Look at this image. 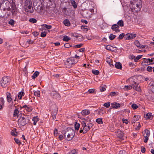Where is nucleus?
<instances>
[{
  "mask_svg": "<svg viewBox=\"0 0 154 154\" xmlns=\"http://www.w3.org/2000/svg\"><path fill=\"white\" fill-rule=\"evenodd\" d=\"M142 3L140 0H132L131 1L129 6L133 11L137 12L140 10Z\"/></svg>",
  "mask_w": 154,
  "mask_h": 154,
  "instance_id": "1",
  "label": "nucleus"
},
{
  "mask_svg": "<svg viewBox=\"0 0 154 154\" xmlns=\"http://www.w3.org/2000/svg\"><path fill=\"white\" fill-rule=\"evenodd\" d=\"M93 125L91 123L86 124L85 122H82V127L80 131V133H83V134L86 133L92 127Z\"/></svg>",
  "mask_w": 154,
  "mask_h": 154,
  "instance_id": "2",
  "label": "nucleus"
},
{
  "mask_svg": "<svg viewBox=\"0 0 154 154\" xmlns=\"http://www.w3.org/2000/svg\"><path fill=\"white\" fill-rule=\"evenodd\" d=\"M134 78L135 77L134 76H133L130 78L128 79L131 84L132 86V88L136 91H141V89L140 86L139 85V83H137L136 82L134 81Z\"/></svg>",
  "mask_w": 154,
  "mask_h": 154,
  "instance_id": "3",
  "label": "nucleus"
},
{
  "mask_svg": "<svg viewBox=\"0 0 154 154\" xmlns=\"http://www.w3.org/2000/svg\"><path fill=\"white\" fill-rule=\"evenodd\" d=\"M24 9L26 12L31 13H33L34 10L31 0H26L24 3Z\"/></svg>",
  "mask_w": 154,
  "mask_h": 154,
  "instance_id": "4",
  "label": "nucleus"
},
{
  "mask_svg": "<svg viewBox=\"0 0 154 154\" xmlns=\"http://www.w3.org/2000/svg\"><path fill=\"white\" fill-rule=\"evenodd\" d=\"M34 8L37 12L41 14H43L44 12V9L42 4L40 2L36 3L34 2L33 3Z\"/></svg>",
  "mask_w": 154,
  "mask_h": 154,
  "instance_id": "5",
  "label": "nucleus"
},
{
  "mask_svg": "<svg viewBox=\"0 0 154 154\" xmlns=\"http://www.w3.org/2000/svg\"><path fill=\"white\" fill-rule=\"evenodd\" d=\"M29 119L28 116L24 115H21L18 121V123L20 126H23L27 124L29 122Z\"/></svg>",
  "mask_w": 154,
  "mask_h": 154,
  "instance_id": "6",
  "label": "nucleus"
},
{
  "mask_svg": "<svg viewBox=\"0 0 154 154\" xmlns=\"http://www.w3.org/2000/svg\"><path fill=\"white\" fill-rule=\"evenodd\" d=\"M6 5H8V7L4 8V10L6 9L8 11H10L12 15L15 14H16L15 12L17 11V8L15 5L14 4H11L9 2H6Z\"/></svg>",
  "mask_w": 154,
  "mask_h": 154,
  "instance_id": "7",
  "label": "nucleus"
},
{
  "mask_svg": "<svg viewBox=\"0 0 154 154\" xmlns=\"http://www.w3.org/2000/svg\"><path fill=\"white\" fill-rule=\"evenodd\" d=\"M75 133L74 130L69 128L66 131L64 134V136L65 137L67 136V140H71L74 137Z\"/></svg>",
  "mask_w": 154,
  "mask_h": 154,
  "instance_id": "8",
  "label": "nucleus"
},
{
  "mask_svg": "<svg viewBox=\"0 0 154 154\" xmlns=\"http://www.w3.org/2000/svg\"><path fill=\"white\" fill-rule=\"evenodd\" d=\"M10 79L8 76L3 77L0 82L1 85L3 87H6L10 83Z\"/></svg>",
  "mask_w": 154,
  "mask_h": 154,
  "instance_id": "9",
  "label": "nucleus"
},
{
  "mask_svg": "<svg viewBox=\"0 0 154 154\" xmlns=\"http://www.w3.org/2000/svg\"><path fill=\"white\" fill-rule=\"evenodd\" d=\"M137 36L136 34L133 33H128L125 36V40H129L135 38Z\"/></svg>",
  "mask_w": 154,
  "mask_h": 154,
  "instance_id": "10",
  "label": "nucleus"
},
{
  "mask_svg": "<svg viewBox=\"0 0 154 154\" xmlns=\"http://www.w3.org/2000/svg\"><path fill=\"white\" fill-rule=\"evenodd\" d=\"M51 94L52 97L54 99H58L60 98V95L56 91H52Z\"/></svg>",
  "mask_w": 154,
  "mask_h": 154,
  "instance_id": "11",
  "label": "nucleus"
},
{
  "mask_svg": "<svg viewBox=\"0 0 154 154\" xmlns=\"http://www.w3.org/2000/svg\"><path fill=\"white\" fill-rule=\"evenodd\" d=\"M77 62V61H75L73 58H69L67 59L66 63L68 64L69 66H71L72 64H74Z\"/></svg>",
  "mask_w": 154,
  "mask_h": 154,
  "instance_id": "12",
  "label": "nucleus"
},
{
  "mask_svg": "<svg viewBox=\"0 0 154 154\" xmlns=\"http://www.w3.org/2000/svg\"><path fill=\"white\" fill-rule=\"evenodd\" d=\"M111 105V108L115 109H118L119 108L120 106V105L119 103L116 102L112 103Z\"/></svg>",
  "mask_w": 154,
  "mask_h": 154,
  "instance_id": "13",
  "label": "nucleus"
},
{
  "mask_svg": "<svg viewBox=\"0 0 154 154\" xmlns=\"http://www.w3.org/2000/svg\"><path fill=\"white\" fill-rule=\"evenodd\" d=\"M140 118V117L139 116H137L135 115L133 117L132 119V120L131 121V123L132 124L134 123H135V122H136L137 121L139 120V119Z\"/></svg>",
  "mask_w": 154,
  "mask_h": 154,
  "instance_id": "14",
  "label": "nucleus"
},
{
  "mask_svg": "<svg viewBox=\"0 0 154 154\" xmlns=\"http://www.w3.org/2000/svg\"><path fill=\"white\" fill-rule=\"evenodd\" d=\"M124 134L123 132L120 130H118L116 133V135L119 138H122Z\"/></svg>",
  "mask_w": 154,
  "mask_h": 154,
  "instance_id": "15",
  "label": "nucleus"
},
{
  "mask_svg": "<svg viewBox=\"0 0 154 154\" xmlns=\"http://www.w3.org/2000/svg\"><path fill=\"white\" fill-rule=\"evenodd\" d=\"M107 50H110L112 51H114L116 50V47H114L109 45H107L105 47Z\"/></svg>",
  "mask_w": 154,
  "mask_h": 154,
  "instance_id": "16",
  "label": "nucleus"
},
{
  "mask_svg": "<svg viewBox=\"0 0 154 154\" xmlns=\"http://www.w3.org/2000/svg\"><path fill=\"white\" fill-rule=\"evenodd\" d=\"M90 113L89 110L88 109H84L82 110L81 114L83 116H86Z\"/></svg>",
  "mask_w": 154,
  "mask_h": 154,
  "instance_id": "17",
  "label": "nucleus"
},
{
  "mask_svg": "<svg viewBox=\"0 0 154 154\" xmlns=\"http://www.w3.org/2000/svg\"><path fill=\"white\" fill-rule=\"evenodd\" d=\"M7 96V101L9 102L10 103L11 102L12 100V99L11 97V95L10 93L9 92H7L6 93Z\"/></svg>",
  "mask_w": 154,
  "mask_h": 154,
  "instance_id": "18",
  "label": "nucleus"
},
{
  "mask_svg": "<svg viewBox=\"0 0 154 154\" xmlns=\"http://www.w3.org/2000/svg\"><path fill=\"white\" fill-rule=\"evenodd\" d=\"M150 134V131L148 130H145L143 132V135L144 137H149Z\"/></svg>",
  "mask_w": 154,
  "mask_h": 154,
  "instance_id": "19",
  "label": "nucleus"
},
{
  "mask_svg": "<svg viewBox=\"0 0 154 154\" xmlns=\"http://www.w3.org/2000/svg\"><path fill=\"white\" fill-rule=\"evenodd\" d=\"M116 67L118 69H121L122 68V65L121 63L119 62H116L115 64Z\"/></svg>",
  "mask_w": 154,
  "mask_h": 154,
  "instance_id": "20",
  "label": "nucleus"
},
{
  "mask_svg": "<svg viewBox=\"0 0 154 154\" xmlns=\"http://www.w3.org/2000/svg\"><path fill=\"white\" fill-rule=\"evenodd\" d=\"M63 23L65 26H69L70 25L69 21L67 19H65L63 21Z\"/></svg>",
  "mask_w": 154,
  "mask_h": 154,
  "instance_id": "21",
  "label": "nucleus"
},
{
  "mask_svg": "<svg viewBox=\"0 0 154 154\" xmlns=\"http://www.w3.org/2000/svg\"><path fill=\"white\" fill-rule=\"evenodd\" d=\"M152 117V113H148L146 115V118L148 119H151Z\"/></svg>",
  "mask_w": 154,
  "mask_h": 154,
  "instance_id": "22",
  "label": "nucleus"
},
{
  "mask_svg": "<svg viewBox=\"0 0 154 154\" xmlns=\"http://www.w3.org/2000/svg\"><path fill=\"white\" fill-rule=\"evenodd\" d=\"M132 88V86L131 85H125L124 86V89L125 91H128L130 90Z\"/></svg>",
  "mask_w": 154,
  "mask_h": 154,
  "instance_id": "23",
  "label": "nucleus"
},
{
  "mask_svg": "<svg viewBox=\"0 0 154 154\" xmlns=\"http://www.w3.org/2000/svg\"><path fill=\"white\" fill-rule=\"evenodd\" d=\"M119 26L117 24H114L112 25L111 27V29L114 31L116 30L118 28H119Z\"/></svg>",
  "mask_w": 154,
  "mask_h": 154,
  "instance_id": "24",
  "label": "nucleus"
},
{
  "mask_svg": "<svg viewBox=\"0 0 154 154\" xmlns=\"http://www.w3.org/2000/svg\"><path fill=\"white\" fill-rule=\"evenodd\" d=\"M32 120L33 121V125H35L37 122L38 121V118L37 117H34L32 119Z\"/></svg>",
  "mask_w": 154,
  "mask_h": 154,
  "instance_id": "25",
  "label": "nucleus"
},
{
  "mask_svg": "<svg viewBox=\"0 0 154 154\" xmlns=\"http://www.w3.org/2000/svg\"><path fill=\"white\" fill-rule=\"evenodd\" d=\"M39 75V72L38 71H36L33 75L32 76V79H34L37 77Z\"/></svg>",
  "mask_w": 154,
  "mask_h": 154,
  "instance_id": "26",
  "label": "nucleus"
},
{
  "mask_svg": "<svg viewBox=\"0 0 154 154\" xmlns=\"http://www.w3.org/2000/svg\"><path fill=\"white\" fill-rule=\"evenodd\" d=\"M24 94V93L23 92H20L18 93V97L19 99H21L22 97L23 96Z\"/></svg>",
  "mask_w": 154,
  "mask_h": 154,
  "instance_id": "27",
  "label": "nucleus"
},
{
  "mask_svg": "<svg viewBox=\"0 0 154 154\" xmlns=\"http://www.w3.org/2000/svg\"><path fill=\"white\" fill-rule=\"evenodd\" d=\"M19 113V112L18 109H15L14 112V116L15 117L16 116H19L18 114Z\"/></svg>",
  "mask_w": 154,
  "mask_h": 154,
  "instance_id": "28",
  "label": "nucleus"
},
{
  "mask_svg": "<svg viewBox=\"0 0 154 154\" xmlns=\"http://www.w3.org/2000/svg\"><path fill=\"white\" fill-rule=\"evenodd\" d=\"M58 111V109L57 108H56L55 109V112L53 113V115L52 116H53V119L54 120L56 118V116L57 114V112Z\"/></svg>",
  "mask_w": 154,
  "mask_h": 154,
  "instance_id": "29",
  "label": "nucleus"
},
{
  "mask_svg": "<svg viewBox=\"0 0 154 154\" xmlns=\"http://www.w3.org/2000/svg\"><path fill=\"white\" fill-rule=\"evenodd\" d=\"M118 25L121 27L123 26L124 25L123 21L122 20H119L117 23Z\"/></svg>",
  "mask_w": 154,
  "mask_h": 154,
  "instance_id": "30",
  "label": "nucleus"
},
{
  "mask_svg": "<svg viewBox=\"0 0 154 154\" xmlns=\"http://www.w3.org/2000/svg\"><path fill=\"white\" fill-rule=\"evenodd\" d=\"M80 125L77 123V122H76L75 124V130H78L80 127Z\"/></svg>",
  "mask_w": 154,
  "mask_h": 154,
  "instance_id": "31",
  "label": "nucleus"
},
{
  "mask_svg": "<svg viewBox=\"0 0 154 154\" xmlns=\"http://www.w3.org/2000/svg\"><path fill=\"white\" fill-rule=\"evenodd\" d=\"M96 122L99 124H103L102 119V118H99L96 119Z\"/></svg>",
  "mask_w": 154,
  "mask_h": 154,
  "instance_id": "32",
  "label": "nucleus"
},
{
  "mask_svg": "<svg viewBox=\"0 0 154 154\" xmlns=\"http://www.w3.org/2000/svg\"><path fill=\"white\" fill-rule=\"evenodd\" d=\"M11 134L12 135L14 136H17L18 135L17 132L13 130H12L11 131Z\"/></svg>",
  "mask_w": 154,
  "mask_h": 154,
  "instance_id": "33",
  "label": "nucleus"
},
{
  "mask_svg": "<svg viewBox=\"0 0 154 154\" xmlns=\"http://www.w3.org/2000/svg\"><path fill=\"white\" fill-rule=\"evenodd\" d=\"M42 26L43 27L45 28L48 29H50L52 28V26L51 25H49L46 24H43Z\"/></svg>",
  "mask_w": 154,
  "mask_h": 154,
  "instance_id": "34",
  "label": "nucleus"
},
{
  "mask_svg": "<svg viewBox=\"0 0 154 154\" xmlns=\"http://www.w3.org/2000/svg\"><path fill=\"white\" fill-rule=\"evenodd\" d=\"M29 21L31 23H35L37 22V20L34 18H31L29 19Z\"/></svg>",
  "mask_w": 154,
  "mask_h": 154,
  "instance_id": "35",
  "label": "nucleus"
},
{
  "mask_svg": "<svg viewBox=\"0 0 154 154\" xmlns=\"http://www.w3.org/2000/svg\"><path fill=\"white\" fill-rule=\"evenodd\" d=\"M92 72L93 74L96 75H98L100 73L99 71L96 70H92Z\"/></svg>",
  "mask_w": 154,
  "mask_h": 154,
  "instance_id": "36",
  "label": "nucleus"
},
{
  "mask_svg": "<svg viewBox=\"0 0 154 154\" xmlns=\"http://www.w3.org/2000/svg\"><path fill=\"white\" fill-rule=\"evenodd\" d=\"M34 94L35 96H37L38 97H40V91L37 90L36 91H35L34 92Z\"/></svg>",
  "mask_w": 154,
  "mask_h": 154,
  "instance_id": "37",
  "label": "nucleus"
},
{
  "mask_svg": "<svg viewBox=\"0 0 154 154\" xmlns=\"http://www.w3.org/2000/svg\"><path fill=\"white\" fill-rule=\"evenodd\" d=\"M70 38H69L67 36L65 35L64 36V38H63V40L64 41L67 42L70 40Z\"/></svg>",
  "mask_w": 154,
  "mask_h": 154,
  "instance_id": "38",
  "label": "nucleus"
},
{
  "mask_svg": "<svg viewBox=\"0 0 154 154\" xmlns=\"http://www.w3.org/2000/svg\"><path fill=\"white\" fill-rule=\"evenodd\" d=\"M1 101L0 103V110L2 109L3 108V106L4 105V102L3 101V100L1 99Z\"/></svg>",
  "mask_w": 154,
  "mask_h": 154,
  "instance_id": "39",
  "label": "nucleus"
},
{
  "mask_svg": "<svg viewBox=\"0 0 154 154\" xmlns=\"http://www.w3.org/2000/svg\"><path fill=\"white\" fill-rule=\"evenodd\" d=\"M116 37V36L115 35H113L112 34H111L109 36V38L112 40H113Z\"/></svg>",
  "mask_w": 154,
  "mask_h": 154,
  "instance_id": "40",
  "label": "nucleus"
},
{
  "mask_svg": "<svg viewBox=\"0 0 154 154\" xmlns=\"http://www.w3.org/2000/svg\"><path fill=\"white\" fill-rule=\"evenodd\" d=\"M103 106L107 108H109L110 106V103L108 102L104 104Z\"/></svg>",
  "mask_w": 154,
  "mask_h": 154,
  "instance_id": "41",
  "label": "nucleus"
},
{
  "mask_svg": "<svg viewBox=\"0 0 154 154\" xmlns=\"http://www.w3.org/2000/svg\"><path fill=\"white\" fill-rule=\"evenodd\" d=\"M142 55H138L136 57L134 58V61L136 62L138 60L142 57Z\"/></svg>",
  "mask_w": 154,
  "mask_h": 154,
  "instance_id": "42",
  "label": "nucleus"
},
{
  "mask_svg": "<svg viewBox=\"0 0 154 154\" xmlns=\"http://www.w3.org/2000/svg\"><path fill=\"white\" fill-rule=\"evenodd\" d=\"M8 23L9 24L14 26V21L12 19H11L8 22Z\"/></svg>",
  "mask_w": 154,
  "mask_h": 154,
  "instance_id": "43",
  "label": "nucleus"
},
{
  "mask_svg": "<svg viewBox=\"0 0 154 154\" xmlns=\"http://www.w3.org/2000/svg\"><path fill=\"white\" fill-rule=\"evenodd\" d=\"M15 142L18 145H20L21 144V142L20 140L18 139L14 138V139Z\"/></svg>",
  "mask_w": 154,
  "mask_h": 154,
  "instance_id": "44",
  "label": "nucleus"
},
{
  "mask_svg": "<svg viewBox=\"0 0 154 154\" xmlns=\"http://www.w3.org/2000/svg\"><path fill=\"white\" fill-rule=\"evenodd\" d=\"M134 44H135V45L137 47H139L140 46V43H139V42L137 41H137H136L134 42Z\"/></svg>",
  "mask_w": 154,
  "mask_h": 154,
  "instance_id": "45",
  "label": "nucleus"
},
{
  "mask_svg": "<svg viewBox=\"0 0 154 154\" xmlns=\"http://www.w3.org/2000/svg\"><path fill=\"white\" fill-rule=\"evenodd\" d=\"M153 69L150 66H148L147 67L146 69L147 71L149 72H151Z\"/></svg>",
  "mask_w": 154,
  "mask_h": 154,
  "instance_id": "46",
  "label": "nucleus"
},
{
  "mask_svg": "<svg viewBox=\"0 0 154 154\" xmlns=\"http://www.w3.org/2000/svg\"><path fill=\"white\" fill-rule=\"evenodd\" d=\"M125 36V34L124 33H122L120 34L118 38V39H122Z\"/></svg>",
  "mask_w": 154,
  "mask_h": 154,
  "instance_id": "47",
  "label": "nucleus"
},
{
  "mask_svg": "<svg viewBox=\"0 0 154 154\" xmlns=\"http://www.w3.org/2000/svg\"><path fill=\"white\" fill-rule=\"evenodd\" d=\"M131 107L133 109H137L138 106L135 104H133L131 105Z\"/></svg>",
  "mask_w": 154,
  "mask_h": 154,
  "instance_id": "48",
  "label": "nucleus"
},
{
  "mask_svg": "<svg viewBox=\"0 0 154 154\" xmlns=\"http://www.w3.org/2000/svg\"><path fill=\"white\" fill-rule=\"evenodd\" d=\"M76 151L75 149H73L71 151L69 152L68 154H76Z\"/></svg>",
  "mask_w": 154,
  "mask_h": 154,
  "instance_id": "49",
  "label": "nucleus"
},
{
  "mask_svg": "<svg viewBox=\"0 0 154 154\" xmlns=\"http://www.w3.org/2000/svg\"><path fill=\"white\" fill-rule=\"evenodd\" d=\"M72 6L74 8H77V6L76 5V3L74 1H73L72 2Z\"/></svg>",
  "mask_w": 154,
  "mask_h": 154,
  "instance_id": "50",
  "label": "nucleus"
},
{
  "mask_svg": "<svg viewBox=\"0 0 154 154\" xmlns=\"http://www.w3.org/2000/svg\"><path fill=\"white\" fill-rule=\"evenodd\" d=\"M109 58H108L106 59V62L108 63V64L110 65L111 66H113L114 65L113 64H111L110 62L109 61Z\"/></svg>",
  "mask_w": 154,
  "mask_h": 154,
  "instance_id": "51",
  "label": "nucleus"
},
{
  "mask_svg": "<svg viewBox=\"0 0 154 154\" xmlns=\"http://www.w3.org/2000/svg\"><path fill=\"white\" fill-rule=\"evenodd\" d=\"M46 33L45 32H42L41 34V36L42 37H44L46 36Z\"/></svg>",
  "mask_w": 154,
  "mask_h": 154,
  "instance_id": "52",
  "label": "nucleus"
},
{
  "mask_svg": "<svg viewBox=\"0 0 154 154\" xmlns=\"http://www.w3.org/2000/svg\"><path fill=\"white\" fill-rule=\"evenodd\" d=\"M154 59V58H152L151 59H150V60H149V62L151 64H154V61H153V59Z\"/></svg>",
  "mask_w": 154,
  "mask_h": 154,
  "instance_id": "53",
  "label": "nucleus"
},
{
  "mask_svg": "<svg viewBox=\"0 0 154 154\" xmlns=\"http://www.w3.org/2000/svg\"><path fill=\"white\" fill-rule=\"evenodd\" d=\"M83 45V44H78V45H75L74 47H75V48H80V47H81Z\"/></svg>",
  "mask_w": 154,
  "mask_h": 154,
  "instance_id": "54",
  "label": "nucleus"
},
{
  "mask_svg": "<svg viewBox=\"0 0 154 154\" xmlns=\"http://www.w3.org/2000/svg\"><path fill=\"white\" fill-rule=\"evenodd\" d=\"M54 134L55 136H57L58 134L57 130L56 128L54 131Z\"/></svg>",
  "mask_w": 154,
  "mask_h": 154,
  "instance_id": "55",
  "label": "nucleus"
},
{
  "mask_svg": "<svg viewBox=\"0 0 154 154\" xmlns=\"http://www.w3.org/2000/svg\"><path fill=\"white\" fill-rule=\"evenodd\" d=\"M33 42H34L33 41L30 39H28L26 42V43H28L29 44H32L33 43Z\"/></svg>",
  "mask_w": 154,
  "mask_h": 154,
  "instance_id": "56",
  "label": "nucleus"
},
{
  "mask_svg": "<svg viewBox=\"0 0 154 154\" xmlns=\"http://www.w3.org/2000/svg\"><path fill=\"white\" fill-rule=\"evenodd\" d=\"M81 28L83 30H84L86 32H87L88 30L87 28H85V26H81Z\"/></svg>",
  "mask_w": 154,
  "mask_h": 154,
  "instance_id": "57",
  "label": "nucleus"
},
{
  "mask_svg": "<svg viewBox=\"0 0 154 154\" xmlns=\"http://www.w3.org/2000/svg\"><path fill=\"white\" fill-rule=\"evenodd\" d=\"M94 91V89H89L88 91L89 93L92 94L93 93Z\"/></svg>",
  "mask_w": 154,
  "mask_h": 154,
  "instance_id": "58",
  "label": "nucleus"
},
{
  "mask_svg": "<svg viewBox=\"0 0 154 154\" xmlns=\"http://www.w3.org/2000/svg\"><path fill=\"white\" fill-rule=\"evenodd\" d=\"M26 109L28 112H31L32 109V108L31 107H29L27 106V107L26 108Z\"/></svg>",
  "mask_w": 154,
  "mask_h": 154,
  "instance_id": "59",
  "label": "nucleus"
},
{
  "mask_svg": "<svg viewBox=\"0 0 154 154\" xmlns=\"http://www.w3.org/2000/svg\"><path fill=\"white\" fill-rule=\"evenodd\" d=\"M100 90L101 91H104L106 90V88L104 87H102L100 88Z\"/></svg>",
  "mask_w": 154,
  "mask_h": 154,
  "instance_id": "60",
  "label": "nucleus"
},
{
  "mask_svg": "<svg viewBox=\"0 0 154 154\" xmlns=\"http://www.w3.org/2000/svg\"><path fill=\"white\" fill-rule=\"evenodd\" d=\"M64 46L66 48H69L70 45L69 43H67L64 44Z\"/></svg>",
  "mask_w": 154,
  "mask_h": 154,
  "instance_id": "61",
  "label": "nucleus"
},
{
  "mask_svg": "<svg viewBox=\"0 0 154 154\" xmlns=\"http://www.w3.org/2000/svg\"><path fill=\"white\" fill-rule=\"evenodd\" d=\"M146 150L145 148L144 147H142L141 148V151L142 153H144Z\"/></svg>",
  "mask_w": 154,
  "mask_h": 154,
  "instance_id": "62",
  "label": "nucleus"
},
{
  "mask_svg": "<svg viewBox=\"0 0 154 154\" xmlns=\"http://www.w3.org/2000/svg\"><path fill=\"white\" fill-rule=\"evenodd\" d=\"M149 137H144L145 138V139L144 140V143H146L147 142Z\"/></svg>",
  "mask_w": 154,
  "mask_h": 154,
  "instance_id": "63",
  "label": "nucleus"
},
{
  "mask_svg": "<svg viewBox=\"0 0 154 154\" xmlns=\"http://www.w3.org/2000/svg\"><path fill=\"white\" fill-rule=\"evenodd\" d=\"M53 76L54 77L58 78L60 77V75L58 74H54L53 75Z\"/></svg>",
  "mask_w": 154,
  "mask_h": 154,
  "instance_id": "64",
  "label": "nucleus"
}]
</instances>
